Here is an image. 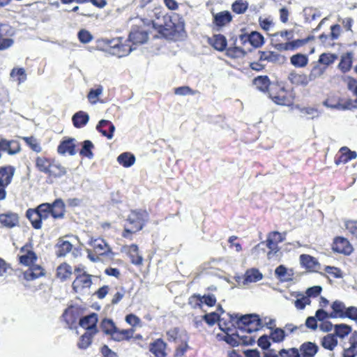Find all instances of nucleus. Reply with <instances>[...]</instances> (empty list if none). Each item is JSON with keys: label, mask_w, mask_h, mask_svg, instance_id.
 Returning <instances> with one entry per match:
<instances>
[{"label": "nucleus", "mask_w": 357, "mask_h": 357, "mask_svg": "<svg viewBox=\"0 0 357 357\" xmlns=\"http://www.w3.org/2000/svg\"><path fill=\"white\" fill-rule=\"evenodd\" d=\"M65 213V204L61 198H58L52 203H42L35 208H28L25 215L33 229H40L43 220L50 216L54 220L63 219Z\"/></svg>", "instance_id": "nucleus-1"}, {"label": "nucleus", "mask_w": 357, "mask_h": 357, "mask_svg": "<svg viewBox=\"0 0 357 357\" xmlns=\"http://www.w3.org/2000/svg\"><path fill=\"white\" fill-rule=\"evenodd\" d=\"M228 323L222 321L220 330L222 331H231L233 328H238L241 331L252 333L257 331L262 327L261 321L257 314H227Z\"/></svg>", "instance_id": "nucleus-2"}, {"label": "nucleus", "mask_w": 357, "mask_h": 357, "mask_svg": "<svg viewBox=\"0 0 357 357\" xmlns=\"http://www.w3.org/2000/svg\"><path fill=\"white\" fill-rule=\"evenodd\" d=\"M271 43L280 52L295 51L314 40V36L310 35L303 39L294 40V31L285 29L278 31L271 36Z\"/></svg>", "instance_id": "nucleus-3"}, {"label": "nucleus", "mask_w": 357, "mask_h": 357, "mask_svg": "<svg viewBox=\"0 0 357 357\" xmlns=\"http://www.w3.org/2000/svg\"><path fill=\"white\" fill-rule=\"evenodd\" d=\"M153 27L160 37L176 40L184 32L185 23L181 19L175 22L173 16L166 14L162 15V24H159L153 22Z\"/></svg>", "instance_id": "nucleus-4"}, {"label": "nucleus", "mask_w": 357, "mask_h": 357, "mask_svg": "<svg viewBox=\"0 0 357 357\" xmlns=\"http://www.w3.org/2000/svg\"><path fill=\"white\" fill-rule=\"evenodd\" d=\"M36 169L47 175L50 179H56L65 176L67 170L54 158L38 156L35 160Z\"/></svg>", "instance_id": "nucleus-5"}, {"label": "nucleus", "mask_w": 357, "mask_h": 357, "mask_svg": "<svg viewBox=\"0 0 357 357\" xmlns=\"http://www.w3.org/2000/svg\"><path fill=\"white\" fill-rule=\"evenodd\" d=\"M286 232L280 233L278 231H272L267 234L266 239L258 243L255 249L258 248L261 245H265L268 249L266 252L267 259H280L282 255L280 243H282L286 239Z\"/></svg>", "instance_id": "nucleus-6"}, {"label": "nucleus", "mask_w": 357, "mask_h": 357, "mask_svg": "<svg viewBox=\"0 0 357 357\" xmlns=\"http://www.w3.org/2000/svg\"><path fill=\"white\" fill-rule=\"evenodd\" d=\"M149 214L146 210H134L130 211L126 221L130 225V228L125 227L121 236L123 238L132 239V235L144 228L149 221Z\"/></svg>", "instance_id": "nucleus-7"}, {"label": "nucleus", "mask_w": 357, "mask_h": 357, "mask_svg": "<svg viewBox=\"0 0 357 357\" xmlns=\"http://www.w3.org/2000/svg\"><path fill=\"white\" fill-rule=\"evenodd\" d=\"M75 279L72 282V291L80 296L86 295L93 284V275L89 274L82 266L74 268Z\"/></svg>", "instance_id": "nucleus-8"}, {"label": "nucleus", "mask_w": 357, "mask_h": 357, "mask_svg": "<svg viewBox=\"0 0 357 357\" xmlns=\"http://www.w3.org/2000/svg\"><path fill=\"white\" fill-rule=\"evenodd\" d=\"M268 94L270 98L278 105H290L293 104L291 93L279 84H272Z\"/></svg>", "instance_id": "nucleus-9"}, {"label": "nucleus", "mask_w": 357, "mask_h": 357, "mask_svg": "<svg viewBox=\"0 0 357 357\" xmlns=\"http://www.w3.org/2000/svg\"><path fill=\"white\" fill-rule=\"evenodd\" d=\"M15 29L8 23L0 22V51L9 49L14 45Z\"/></svg>", "instance_id": "nucleus-10"}, {"label": "nucleus", "mask_w": 357, "mask_h": 357, "mask_svg": "<svg viewBox=\"0 0 357 357\" xmlns=\"http://www.w3.org/2000/svg\"><path fill=\"white\" fill-rule=\"evenodd\" d=\"M18 261L24 266H30L35 264L38 259L36 253L33 250L31 242L25 243L20 249L17 255Z\"/></svg>", "instance_id": "nucleus-11"}, {"label": "nucleus", "mask_w": 357, "mask_h": 357, "mask_svg": "<svg viewBox=\"0 0 357 357\" xmlns=\"http://www.w3.org/2000/svg\"><path fill=\"white\" fill-rule=\"evenodd\" d=\"M82 314V309L79 306L71 305L63 311L61 317L68 328L73 329L76 328L77 320H79Z\"/></svg>", "instance_id": "nucleus-12"}, {"label": "nucleus", "mask_w": 357, "mask_h": 357, "mask_svg": "<svg viewBox=\"0 0 357 357\" xmlns=\"http://www.w3.org/2000/svg\"><path fill=\"white\" fill-rule=\"evenodd\" d=\"M212 17L213 29L217 31H221L233 21V15L228 10L212 13Z\"/></svg>", "instance_id": "nucleus-13"}, {"label": "nucleus", "mask_w": 357, "mask_h": 357, "mask_svg": "<svg viewBox=\"0 0 357 357\" xmlns=\"http://www.w3.org/2000/svg\"><path fill=\"white\" fill-rule=\"evenodd\" d=\"M238 38L241 45H245L249 43L255 48L261 47L265 42L262 34L255 31L250 33L240 34Z\"/></svg>", "instance_id": "nucleus-14"}, {"label": "nucleus", "mask_w": 357, "mask_h": 357, "mask_svg": "<svg viewBox=\"0 0 357 357\" xmlns=\"http://www.w3.org/2000/svg\"><path fill=\"white\" fill-rule=\"evenodd\" d=\"M98 316L96 312L82 317L79 320V325L87 332L97 334L98 333Z\"/></svg>", "instance_id": "nucleus-15"}, {"label": "nucleus", "mask_w": 357, "mask_h": 357, "mask_svg": "<svg viewBox=\"0 0 357 357\" xmlns=\"http://www.w3.org/2000/svg\"><path fill=\"white\" fill-rule=\"evenodd\" d=\"M332 248L334 252L345 255H349L354 250L349 241L342 236H337L334 238Z\"/></svg>", "instance_id": "nucleus-16"}, {"label": "nucleus", "mask_w": 357, "mask_h": 357, "mask_svg": "<svg viewBox=\"0 0 357 357\" xmlns=\"http://www.w3.org/2000/svg\"><path fill=\"white\" fill-rule=\"evenodd\" d=\"M89 245L93 248L94 252L100 256L108 255L111 252L109 245L105 239L102 238H91Z\"/></svg>", "instance_id": "nucleus-17"}, {"label": "nucleus", "mask_w": 357, "mask_h": 357, "mask_svg": "<svg viewBox=\"0 0 357 357\" xmlns=\"http://www.w3.org/2000/svg\"><path fill=\"white\" fill-rule=\"evenodd\" d=\"M342 357H356L357 356V331H354L349 337L348 344H343Z\"/></svg>", "instance_id": "nucleus-18"}, {"label": "nucleus", "mask_w": 357, "mask_h": 357, "mask_svg": "<svg viewBox=\"0 0 357 357\" xmlns=\"http://www.w3.org/2000/svg\"><path fill=\"white\" fill-rule=\"evenodd\" d=\"M107 44L113 49L112 54L118 56H123L131 52V47L121 43L120 38L107 40Z\"/></svg>", "instance_id": "nucleus-19"}, {"label": "nucleus", "mask_w": 357, "mask_h": 357, "mask_svg": "<svg viewBox=\"0 0 357 357\" xmlns=\"http://www.w3.org/2000/svg\"><path fill=\"white\" fill-rule=\"evenodd\" d=\"M208 44L218 52H224L227 46L226 37L221 33L213 34L207 38Z\"/></svg>", "instance_id": "nucleus-20"}, {"label": "nucleus", "mask_w": 357, "mask_h": 357, "mask_svg": "<svg viewBox=\"0 0 357 357\" xmlns=\"http://www.w3.org/2000/svg\"><path fill=\"white\" fill-rule=\"evenodd\" d=\"M167 343L162 338H158L149 344V348L155 357H167Z\"/></svg>", "instance_id": "nucleus-21"}, {"label": "nucleus", "mask_w": 357, "mask_h": 357, "mask_svg": "<svg viewBox=\"0 0 357 357\" xmlns=\"http://www.w3.org/2000/svg\"><path fill=\"white\" fill-rule=\"evenodd\" d=\"M15 167L12 165L0 167V186L8 187L12 182Z\"/></svg>", "instance_id": "nucleus-22"}, {"label": "nucleus", "mask_w": 357, "mask_h": 357, "mask_svg": "<svg viewBox=\"0 0 357 357\" xmlns=\"http://www.w3.org/2000/svg\"><path fill=\"white\" fill-rule=\"evenodd\" d=\"M237 37L233 36L230 38V41L233 43L229 46L226 47L225 55L231 59H238L243 57L246 52L241 47H238L236 45Z\"/></svg>", "instance_id": "nucleus-23"}, {"label": "nucleus", "mask_w": 357, "mask_h": 357, "mask_svg": "<svg viewBox=\"0 0 357 357\" xmlns=\"http://www.w3.org/2000/svg\"><path fill=\"white\" fill-rule=\"evenodd\" d=\"M23 272V278L26 281L35 280L45 275V269L40 265L33 264Z\"/></svg>", "instance_id": "nucleus-24"}, {"label": "nucleus", "mask_w": 357, "mask_h": 357, "mask_svg": "<svg viewBox=\"0 0 357 357\" xmlns=\"http://www.w3.org/2000/svg\"><path fill=\"white\" fill-rule=\"evenodd\" d=\"M356 151H351L348 147L343 146L339 151V154L335 157V163L337 165L345 164L349 161L356 158Z\"/></svg>", "instance_id": "nucleus-25"}, {"label": "nucleus", "mask_w": 357, "mask_h": 357, "mask_svg": "<svg viewBox=\"0 0 357 357\" xmlns=\"http://www.w3.org/2000/svg\"><path fill=\"white\" fill-rule=\"evenodd\" d=\"M300 264L302 267L305 268L309 272H314L319 266V263L317 259L307 254H302L299 257Z\"/></svg>", "instance_id": "nucleus-26"}, {"label": "nucleus", "mask_w": 357, "mask_h": 357, "mask_svg": "<svg viewBox=\"0 0 357 357\" xmlns=\"http://www.w3.org/2000/svg\"><path fill=\"white\" fill-rule=\"evenodd\" d=\"M96 130L100 132L104 137L111 139L113 137L115 126L114 124L107 120H100L97 126Z\"/></svg>", "instance_id": "nucleus-27"}, {"label": "nucleus", "mask_w": 357, "mask_h": 357, "mask_svg": "<svg viewBox=\"0 0 357 357\" xmlns=\"http://www.w3.org/2000/svg\"><path fill=\"white\" fill-rule=\"evenodd\" d=\"M0 223L2 227L13 228L19 225V215L15 213H1Z\"/></svg>", "instance_id": "nucleus-28"}, {"label": "nucleus", "mask_w": 357, "mask_h": 357, "mask_svg": "<svg viewBox=\"0 0 357 357\" xmlns=\"http://www.w3.org/2000/svg\"><path fill=\"white\" fill-rule=\"evenodd\" d=\"M298 349L300 357H314L319 351V347L314 342H305L301 344Z\"/></svg>", "instance_id": "nucleus-29"}, {"label": "nucleus", "mask_w": 357, "mask_h": 357, "mask_svg": "<svg viewBox=\"0 0 357 357\" xmlns=\"http://www.w3.org/2000/svg\"><path fill=\"white\" fill-rule=\"evenodd\" d=\"M75 147V139L68 138L60 142L57 147V152L61 155L68 153L70 155H73L76 153Z\"/></svg>", "instance_id": "nucleus-30"}, {"label": "nucleus", "mask_w": 357, "mask_h": 357, "mask_svg": "<svg viewBox=\"0 0 357 357\" xmlns=\"http://www.w3.org/2000/svg\"><path fill=\"white\" fill-rule=\"evenodd\" d=\"M128 40L134 45L143 44L148 40V33L139 28L133 29L129 34Z\"/></svg>", "instance_id": "nucleus-31"}, {"label": "nucleus", "mask_w": 357, "mask_h": 357, "mask_svg": "<svg viewBox=\"0 0 357 357\" xmlns=\"http://www.w3.org/2000/svg\"><path fill=\"white\" fill-rule=\"evenodd\" d=\"M128 255L130 262L137 266H141L143 264V257L139 253V248L136 244H131L128 246Z\"/></svg>", "instance_id": "nucleus-32"}, {"label": "nucleus", "mask_w": 357, "mask_h": 357, "mask_svg": "<svg viewBox=\"0 0 357 357\" xmlns=\"http://www.w3.org/2000/svg\"><path fill=\"white\" fill-rule=\"evenodd\" d=\"M252 84L260 91L268 92L272 84L267 75H259L252 80Z\"/></svg>", "instance_id": "nucleus-33"}, {"label": "nucleus", "mask_w": 357, "mask_h": 357, "mask_svg": "<svg viewBox=\"0 0 357 357\" xmlns=\"http://www.w3.org/2000/svg\"><path fill=\"white\" fill-rule=\"evenodd\" d=\"M135 330L132 328L120 330L117 327L114 333L112 334L111 337L114 341L121 342L125 340H130L134 334Z\"/></svg>", "instance_id": "nucleus-34"}, {"label": "nucleus", "mask_w": 357, "mask_h": 357, "mask_svg": "<svg viewBox=\"0 0 357 357\" xmlns=\"http://www.w3.org/2000/svg\"><path fill=\"white\" fill-rule=\"evenodd\" d=\"M89 121V114L84 111H79L75 113L72 117L73 126L77 128L84 127Z\"/></svg>", "instance_id": "nucleus-35"}, {"label": "nucleus", "mask_w": 357, "mask_h": 357, "mask_svg": "<svg viewBox=\"0 0 357 357\" xmlns=\"http://www.w3.org/2000/svg\"><path fill=\"white\" fill-rule=\"evenodd\" d=\"M353 54L348 52L341 56L340 61L338 64V68L342 73L349 72L352 66Z\"/></svg>", "instance_id": "nucleus-36"}, {"label": "nucleus", "mask_w": 357, "mask_h": 357, "mask_svg": "<svg viewBox=\"0 0 357 357\" xmlns=\"http://www.w3.org/2000/svg\"><path fill=\"white\" fill-rule=\"evenodd\" d=\"M72 273V267L66 262L61 264L56 268V277L62 282L70 279Z\"/></svg>", "instance_id": "nucleus-37"}, {"label": "nucleus", "mask_w": 357, "mask_h": 357, "mask_svg": "<svg viewBox=\"0 0 357 357\" xmlns=\"http://www.w3.org/2000/svg\"><path fill=\"white\" fill-rule=\"evenodd\" d=\"M291 84L296 86H305L308 84L310 79L309 76L303 73H291L289 76Z\"/></svg>", "instance_id": "nucleus-38"}, {"label": "nucleus", "mask_w": 357, "mask_h": 357, "mask_svg": "<svg viewBox=\"0 0 357 357\" xmlns=\"http://www.w3.org/2000/svg\"><path fill=\"white\" fill-rule=\"evenodd\" d=\"M202 317L204 321L210 326H213L216 322H218L219 328H220V324L222 321H223L225 324L228 323V320L225 319V318H220V314L215 312L206 313Z\"/></svg>", "instance_id": "nucleus-39"}, {"label": "nucleus", "mask_w": 357, "mask_h": 357, "mask_svg": "<svg viewBox=\"0 0 357 357\" xmlns=\"http://www.w3.org/2000/svg\"><path fill=\"white\" fill-rule=\"evenodd\" d=\"M308 57L306 54L297 53L290 57L291 64L296 68H304L308 63Z\"/></svg>", "instance_id": "nucleus-40"}, {"label": "nucleus", "mask_w": 357, "mask_h": 357, "mask_svg": "<svg viewBox=\"0 0 357 357\" xmlns=\"http://www.w3.org/2000/svg\"><path fill=\"white\" fill-rule=\"evenodd\" d=\"M259 61H266L271 63H278L280 61L281 56L273 51H259Z\"/></svg>", "instance_id": "nucleus-41"}, {"label": "nucleus", "mask_w": 357, "mask_h": 357, "mask_svg": "<svg viewBox=\"0 0 357 357\" xmlns=\"http://www.w3.org/2000/svg\"><path fill=\"white\" fill-rule=\"evenodd\" d=\"M331 308L333 309V312H330V317H344V313H345V309L347 307H345V305L342 302L340 301H335L331 305Z\"/></svg>", "instance_id": "nucleus-42"}, {"label": "nucleus", "mask_w": 357, "mask_h": 357, "mask_svg": "<svg viewBox=\"0 0 357 357\" xmlns=\"http://www.w3.org/2000/svg\"><path fill=\"white\" fill-rule=\"evenodd\" d=\"M321 345L326 349L333 351L337 345V337L333 334H327L322 337Z\"/></svg>", "instance_id": "nucleus-43"}, {"label": "nucleus", "mask_w": 357, "mask_h": 357, "mask_svg": "<svg viewBox=\"0 0 357 357\" xmlns=\"http://www.w3.org/2000/svg\"><path fill=\"white\" fill-rule=\"evenodd\" d=\"M117 161L124 167H129L135 163V157L133 154L126 152L118 156Z\"/></svg>", "instance_id": "nucleus-44"}, {"label": "nucleus", "mask_w": 357, "mask_h": 357, "mask_svg": "<svg viewBox=\"0 0 357 357\" xmlns=\"http://www.w3.org/2000/svg\"><path fill=\"white\" fill-rule=\"evenodd\" d=\"M95 335L96 334L86 331L79 337V342L77 343L78 348L81 349H85L88 348L91 344L93 338Z\"/></svg>", "instance_id": "nucleus-45"}, {"label": "nucleus", "mask_w": 357, "mask_h": 357, "mask_svg": "<svg viewBox=\"0 0 357 357\" xmlns=\"http://www.w3.org/2000/svg\"><path fill=\"white\" fill-rule=\"evenodd\" d=\"M262 274L255 268L248 270L244 276V281L245 283L256 282L262 279Z\"/></svg>", "instance_id": "nucleus-46"}, {"label": "nucleus", "mask_w": 357, "mask_h": 357, "mask_svg": "<svg viewBox=\"0 0 357 357\" xmlns=\"http://www.w3.org/2000/svg\"><path fill=\"white\" fill-rule=\"evenodd\" d=\"M94 145L90 140H84L82 142V149L79 151V155L82 157L91 159L93 158V149Z\"/></svg>", "instance_id": "nucleus-47"}, {"label": "nucleus", "mask_w": 357, "mask_h": 357, "mask_svg": "<svg viewBox=\"0 0 357 357\" xmlns=\"http://www.w3.org/2000/svg\"><path fill=\"white\" fill-rule=\"evenodd\" d=\"M248 2L245 0H236L231 4V10L238 15L244 14L248 9Z\"/></svg>", "instance_id": "nucleus-48"}, {"label": "nucleus", "mask_w": 357, "mask_h": 357, "mask_svg": "<svg viewBox=\"0 0 357 357\" xmlns=\"http://www.w3.org/2000/svg\"><path fill=\"white\" fill-rule=\"evenodd\" d=\"M100 327L105 334L110 336L114 333L116 328L114 322L112 319L107 318H105L101 321Z\"/></svg>", "instance_id": "nucleus-49"}, {"label": "nucleus", "mask_w": 357, "mask_h": 357, "mask_svg": "<svg viewBox=\"0 0 357 357\" xmlns=\"http://www.w3.org/2000/svg\"><path fill=\"white\" fill-rule=\"evenodd\" d=\"M56 248V256L61 257H64L71 251L73 245L68 241H63L57 244Z\"/></svg>", "instance_id": "nucleus-50"}, {"label": "nucleus", "mask_w": 357, "mask_h": 357, "mask_svg": "<svg viewBox=\"0 0 357 357\" xmlns=\"http://www.w3.org/2000/svg\"><path fill=\"white\" fill-rule=\"evenodd\" d=\"M22 139L26 143V144L36 153H40L42 151V147L34 137H22Z\"/></svg>", "instance_id": "nucleus-51"}, {"label": "nucleus", "mask_w": 357, "mask_h": 357, "mask_svg": "<svg viewBox=\"0 0 357 357\" xmlns=\"http://www.w3.org/2000/svg\"><path fill=\"white\" fill-rule=\"evenodd\" d=\"M10 75L11 77L15 78L19 84L26 79V74L23 68H14L10 71Z\"/></svg>", "instance_id": "nucleus-52"}, {"label": "nucleus", "mask_w": 357, "mask_h": 357, "mask_svg": "<svg viewBox=\"0 0 357 357\" xmlns=\"http://www.w3.org/2000/svg\"><path fill=\"white\" fill-rule=\"evenodd\" d=\"M188 304L193 310L202 309V296L199 294H192L188 299Z\"/></svg>", "instance_id": "nucleus-53"}, {"label": "nucleus", "mask_w": 357, "mask_h": 357, "mask_svg": "<svg viewBox=\"0 0 357 357\" xmlns=\"http://www.w3.org/2000/svg\"><path fill=\"white\" fill-rule=\"evenodd\" d=\"M335 335L343 338L351 332V327L347 324H336L334 327Z\"/></svg>", "instance_id": "nucleus-54"}, {"label": "nucleus", "mask_w": 357, "mask_h": 357, "mask_svg": "<svg viewBox=\"0 0 357 357\" xmlns=\"http://www.w3.org/2000/svg\"><path fill=\"white\" fill-rule=\"evenodd\" d=\"M337 58V56L334 54L323 53L319 56L318 63L321 65L323 64V66H326L327 68L329 65L334 63Z\"/></svg>", "instance_id": "nucleus-55"}, {"label": "nucleus", "mask_w": 357, "mask_h": 357, "mask_svg": "<svg viewBox=\"0 0 357 357\" xmlns=\"http://www.w3.org/2000/svg\"><path fill=\"white\" fill-rule=\"evenodd\" d=\"M326 70V66H323L320 63L316 64L312 68V70L308 75L310 79V81L314 80L315 79L323 75L324 73H325Z\"/></svg>", "instance_id": "nucleus-56"}, {"label": "nucleus", "mask_w": 357, "mask_h": 357, "mask_svg": "<svg viewBox=\"0 0 357 357\" xmlns=\"http://www.w3.org/2000/svg\"><path fill=\"white\" fill-rule=\"evenodd\" d=\"M346 230L350 234L353 238L357 240V220H349L345 221Z\"/></svg>", "instance_id": "nucleus-57"}, {"label": "nucleus", "mask_w": 357, "mask_h": 357, "mask_svg": "<svg viewBox=\"0 0 357 357\" xmlns=\"http://www.w3.org/2000/svg\"><path fill=\"white\" fill-rule=\"evenodd\" d=\"M270 338H271L274 342H282L285 338L284 331L282 328H276L271 331Z\"/></svg>", "instance_id": "nucleus-58"}, {"label": "nucleus", "mask_w": 357, "mask_h": 357, "mask_svg": "<svg viewBox=\"0 0 357 357\" xmlns=\"http://www.w3.org/2000/svg\"><path fill=\"white\" fill-rule=\"evenodd\" d=\"M324 271L326 273L335 279L341 278L343 276L342 270L335 266H326Z\"/></svg>", "instance_id": "nucleus-59"}, {"label": "nucleus", "mask_w": 357, "mask_h": 357, "mask_svg": "<svg viewBox=\"0 0 357 357\" xmlns=\"http://www.w3.org/2000/svg\"><path fill=\"white\" fill-rule=\"evenodd\" d=\"M226 335H225L224 340L232 347H237L241 344L240 335L237 334H229V331H225Z\"/></svg>", "instance_id": "nucleus-60"}, {"label": "nucleus", "mask_w": 357, "mask_h": 357, "mask_svg": "<svg viewBox=\"0 0 357 357\" xmlns=\"http://www.w3.org/2000/svg\"><path fill=\"white\" fill-rule=\"evenodd\" d=\"M102 86L99 85L96 89H91L87 95L89 100L91 103H96L99 96L102 93Z\"/></svg>", "instance_id": "nucleus-61"}, {"label": "nucleus", "mask_w": 357, "mask_h": 357, "mask_svg": "<svg viewBox=\"0 0 357 357\" xmlns=\"http://www.w3.org/2000/svg\"><path fill=\"white\" fill-rule=\"evenodd\" d=\"M280 357H300L299 351L296 347L282 349L279 351Z\"/></svg>", "instance_id": "nucleus-62"}, {"label": "nucleus", "mask_w": 357, "mask_h": 357, "mask_svg": "<svg viewBox=\"0 0 357 357\" xmlns=\"http://www.w3.org/2000/svg\"><path fill=\"white\" fill-rule=\"evenodd\" d=\"M77 38L79 42L84 44L90 43L93 38L92 34L86 29H81L77 33Z\"/></svg>", "instance_id": "nucleus-63"}, {"label": "nucleus", "mask_w": 357, "mask_h": 357, "mask_svg": "<svg viewBox=\"0 0 357 357\" xmlns=\"http://www.w3.org/2000/svg\"><path fill=\"white\" fill-rule=\"evenodd\" d=\"M197 93H199L197 91L192 89L188 86H183L174 89V93L178 96L195 95Z\"/></svg>", "instance_id": "nucleus-64"}]
</instances>
